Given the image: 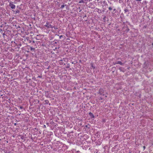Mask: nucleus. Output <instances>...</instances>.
Returning <instances> with one entry per match:
<instances>
[{
  "instance_id": "nucleus-1",
  "label": "nucleus",
  "mask_w": 153,
  "mask_h": 153,
  "mask_svg": "<svg viewBox=\"0 0 153 153\" xmlns=\"http://www.w3.org/2000/svg\"><path fill=\"white\" fill-rule=\"evenodd\" d=\"M99 93L101 95L104 96L105 95V97H107V96L106 95L105 92H104V90L102 89H100L99 91Z\"/></svg>"
},
{
  "instance_id": "nucleus-2",
  "label": "nucleus",
  "mask_w": 153,
  "mask_h": 153,
  "mask_svg": "<svg viewBox=\"0 0 153 153\" xmlns=\"http://www.w3.org/2000/svg\"><path fill=\"white\" fill-rule=\"evenodd\" d=\"M45 26L46 27L48 28H53L54 27L51 24H50L48 22H47Z\"/></svg>"
},
{
  "instance_id": "nucleus-3",
  "label": "nucleus",
  "mask_w": 153,
  "mask_h": 153,
  "mask_svg": "<svg viewBox=\"0 0 153 153\" xmlns=\"http://www.w3.org/2000/svg\"><path fill=\"white\" fill-rule=\"evenodd\" d=\"M9 6L10 7V8L12 9H15L16 6L15 5L13 4L12 2H10L9 4Z\"/></svg>"
},
{
  "instance_id": "nucleus-4",
  "label": "nucleus",
  "mask_w": 153,
  "mask_h": 153,
  "mask_svg": "<svg viewBox=\"0 0 153 153\" xmlns=\"http://www.w3.org/2000/svg\"><path fill=\"white\" fill-rule=\"evenodd\" d=\"M117 64H120L121 65H122L123 64V63L120 61H118Z\"/></svg>"
},
{
  "instance_id": "nucleus-5",
  "label": "nucleus",
  "mask_w": 153,
  "mask_h": 153,
  "mask_svg": "<svg viewBox=\"0 0 153 153\" xmlns=\"http://www.w3.org/2000/svg\"><path fill=\"white\" fill-rule=\"evenodd\" d=\"M89 114L90 116H92L93 117H94V116L93 115V114L92 113L90 112Z\"/></svg>"
},
{
  "instance_id": "nucleus-6",
  "label": "nucleus",
  "mask_w": 153,
  "mask_h": 153,
  "mask_svg": "<svg viewBox=\"0 0 153 153\" xmlns=\"http://www.w3.org/2000/svg\"><path fill=\"white\" fill-rule=\"evenodd\" d=\"M119 2L120 3H123V0H119Z\"/></svg>"
},
{
  "instance_id": "nucleus-7",
  "label": "nucleus",
  "mask_w": 153,
  "mask_h": 153,
  "mask_svg": "<svg viewBox=\"0 0 153 153\" xmlns=\"http://www.w3.org/2000/svg\"><path fill=\"white\" fill-rule=\"evenodd\" d=\"M65 7V5H64V4H63L62 5H61V8H63L64 7Z\"/></svg>"
},
{
  "instance_id": "nucleus-8",
  "label": "nucleus",
  "mask_w": 153,
  "mask_h": 153,
  "mask_svg": "<svg viewBox=\"0 0 153 153\" xmlns=\"http://www.w3.org/2000/svg\"><path fill=\"white\" fill-rule=\"evenodd\" d=\"M19 10H17L16 11V13H19Z\"/></svg>"
},
{
  "instance_id": "nucleus-9",
  "label": "nucleus",
  "mask_w": 153,
  "mask_h": 153,
  "mask_svg": "<svg viewBox=\"0 0 153 153\" xmlns=\"http://www.w3.org/2000/svg\"><path fill=\"white\" fill-rule=\"evenodd\" d=\"M123 68H122V67H121V68H119V69L121 71H122V69H123Z\"/></svg>"
},
{
  "instance_id": "nucleus-10",
  "label": "nucleus",
  "mask_w": 153,
  "mask_h": 153,
  "mask_svg": "<svg viewBox=\"0 0 153 153\" xmlns=\"http://www.w3.org/2000/svg\"><path fill=\"white\" fill-rule=\"evenodd\" d=\"M108 9H109V10H111L112 9V8L111 7H109Z\"/></svg>"
},
{
  "instance_id": "nucleus-11",
  "label": "nucleus",
  "mask_w": 153,
  "mask_h": 153,
  "mask_svg": "<svg viewBox=\"0 0 153 153\" xmlns=\"http://www.w3.org/2000/svg\"><path fill=\"white\" fill-rule=\"evenodd\" d=\"M105 18H106V16H104V18H103V19L104 20H105Z\"/></svg>"
},
{
  "instance_id": "nucleus-12",
  "label": "nucleus",
  "mask_w": 153,
  "mask_h": 153,
  "mask_svg": "<svg viewBox=\"0 0 153 153\" xmlns=\"http://www.w3.org/2000/svg\"><path fill=\"white\" fill-rule=\"evenodd\" d=\"M16 1H17L19 2L20 1V0H16Z\"/></svg>"
},
{
  "instance_id": "nucleus-13",
  "label": "nucleus",
  "mask_w": 153,
  "mask_h": 153,
  "mask_svg": "<svg viewBox=\"0 0 153 153\" xmlns=\"http://www.w3.org/2000/svg\"><path fill=\"white\" fill-rule=\"evenodd\" d=\"M136 1H141V0H135Z\"/></svg>"
},
{
  "instance_id": "nucleus-14",
  "label": "nucleus",
  "mask_w": 153,
  "mask_h": 153,
  "mask_svg": "<svg viewBox=\"0 0 153 153\" xmlns=\"http://www.w3.org/2000/svg\"><path fill=\"white\" fill-rule=\"evenodd\" d=\"M62 35L60 36V37H60V38H61L62 37Z\"/></svg>"
},
{
  "instance_id": "nucleus-15",
  "label": "nucleus",
  "mask_w": 153,
  "mask_h": 153,
  "mask_svg": "<svg viewBox=\"0 0 153 153\" xmlns=\"http://www.w3.org/2000/svg\"><path fill=\"white\" fill-rule=\"evenodd\" d=\"M54 27L55 29H57L58 28L57 27L56 28V27Z\"/></svg>"
},
{
  "instance_id": "nucleus-16",
  "label": "nucleus",
  "mask_w": 153,
  "mask_h": 153,
  "mask_svg": "<svg viewBox=\"0 0 153 153\" xmlns=\"http://www.w3.org/2000/svg\"><path fill=\"white\" fill-rule=\"evenodd\" d=\"M30 48H31V50H32L33 49V48L32 47H31Z\"/></svg>"
},
{
  "instance_id": "nucleus-17",
  "label": "nucleus",
  "mask_w": 153,
  "mask_h": 153,
  "mask_svg": "<svg viewBox=\"0 0 153 153\" xmlns=\"http://www.w3.org/2000/svg\"><path fill=\"white\" fill-rule=\"evenodd\" d=\"M38 77H39L41 78V77H42V76H39Z\"/></svg>"
},
{
  "instance_id": "nucleus-18",
  "label": "nucleus",
  "mask_w": 153,
  "mask_h": 153,
  "mask_svg": "<svg viewBox=\"0 0 153 153\" xmlns=\"http://www.w3.org/2000/svg\"><path fill=\"white\" fill-rule=\"evenodd\" d=\"M20 108H22V106H21V107H20Z\"/></svg>"
},
{
  "instance_id": "nucleus-19",
  "label": "nucleus",
  "mask_w": 153,
  "mask_h": 153,
  "mask_svg": "<svg viewBox=\"0 0 153 153\" xmlns=\"http://www.w3.org/2000/svg\"><path fill=\"white\" fill-rule=\"evenodd\" d=\"M143 148H144V149H145V146H143Z\"/></svg>"
},
{
  "instance_id": "nucleus-20",
  "label": "nucleus",
  "mask_w": 153,
  "mask_h": 153,
  "mask_svg": "<svg viewBox=\"0 0 153 153\" xmlns=\"http://www.w3.org/2000/svg\"><path fill=\"white\" fill-rule=\"evenodd\" d=\"M79 12H80L81 11V9H79Z\"/></svg>"
},
{
  "instance_id": "nucleus-21",
  "label": "nucleus",
  "mask_w": 153,
  "mask_h": 153,
  "mask_svg": "<svg viewBox=\"0 0 153 153\" xmlns=\"http://www.w3.org/2000/svg\"><path fill=\"white\" fill-rule=\"evenodd\" d=\"M79 12H80L81 11V9H79Z\"/></svg>"
},
{
  "instance_id": "nucleus-22",
  "label": "nucleus",
  "mask_w": 153,
  "mask_h": 153,
  "mask_svg": "<svg viewBox=\"0 0 153 153\" xmlns=\"http://www.w3.org/2000/svg\"><path fill=\"white\" fill-rule=\"evenodd\" d=\"M44 127H45V125H44Z\"/></svg>"
},
{
  "instance_id": "nucleus-23",
  "label": "nucleus",
  "mask_w": 153,
  "mask_h": 153,
  "mask_svg": "<svg viewBox=\"0 0 153 153\" xmlns=\"http://www.w3.org/2000/svg\"><path fill=\"white\" fill-rule=\"evenodd\" d=\"M114 11L115 10V9H114Z\"/></svg>"
},
{
  "instance_id": "nucleus-24",
  "label": "nucleus",
  "mask_w": 153,
  "mask_h": 153,
  "mask_svg": "<svg viewBox=\"0 0 153 153\" xmlns=\"http://www.w3.org/2000/svg\"><path fill=\"white\" fill-rule=\"evenodd\" d=\"M79 9H80V7H79Z\"/></svg>"
}]
</instances>
